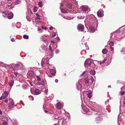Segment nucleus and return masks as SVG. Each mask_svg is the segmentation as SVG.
Returning a JSON list of instances; mask_svg holds the SVG:
<instances>
[{
    "instance_id": "51",
    "label": "nucleus",
    "mask_w": 125,
    "mask_h": 125,
    "mask_svg": "<svg viewBox=\"0 0 125 125\" xmlns=\"http://www.w3.org/2000/svg\"><path fill=\"white\" fill-rule=\"evenodd\" d=\"M3 123L2 124L3 125H6L7 124V122L8 121H2Z\"/></svg>"
},
{
    "instance_id": "21",
    "label": "nucleus",
    "mask_w": 125,
    "mask_h": 125,
    "mask_svg": "<svg viewBox=\"0 0 125 125\" xmlns=\"http://www.w3.org/2000/svg\"><path fill=\"white\" fill-rule=\"evenodd\" d=\"M52 119L53 120H58V116L56 114H52Z\"/></svg>"
},
{
    "instance_id": "57",
    "label": "nucleus",
    "mask_w": 125,
    "mask_h": 125,
    "mask_svg": "<svg viewBox=\"0 0 125 125\" xmlns=\"http://www.w3.org/2000/svg\"><path fill=\"white\" fill-rule=\"evenodd\" d=\"M42 29H45V30H46L47 29V27L45 26H42Z\"/></svg>"
},
{
    "instance_id": "20",
    "label": "nucleus",
    "mask_w": 125,
    "mask_h": 125,
    "mask_svg": "<svg viewBox=\"0 0 125 125\" xmlns=\"http://www.w3.org/2000/svg\"><path fill=\"white\" fill-rule=\"evenodd\" d=\"M13 13L9 11L7 17L9 19H11L13 18Z\"/></svg>"
},
{
    "instance_id": "54",
    "label": "nucleus",
    "mask_w": 125,
    "mask_h": 125,
    "mask_svg": "<svg viewBox=\"0 0 125 125\" xmlns=\"http://www.w3.org/2000/svg\"><path fill=\"white\" fill-rule=\"evenodd\" d=\"M39 84H44V81L43 80L41 81V82H40V83L39 82Z\"/></svg>"
},
{
    "instance_id": "63",
    "label": "nucleus",
    "mask_w": 125,
    "mask_h": 125,
    "mask_svg": "<svg viewBox=\"0 0 125 125\" xmlns=\"http://www.w3.org/2000/svg\"><path fill=\"white\" fill-rule=\"evenodd\" d=\"M37 81L39 82L40 81H41V78L39 77L37 79Z\"/></svg>"
},
{
    "instance_id": "28",
    "label": "nucleus",
    "mask_w": 125,
    "mask_h": 125,
    "mask_svg": "<svg viewBox=\"0 0 125 125\" xmlns=\"http://www.w3.org/2000/svg\"><path fill=\"white\" fill-rule=\"evenodd\" d=\"M43 2L42 1H39L38 3V5L40 7H42L43 6Z\"/></svg>"
},
{
    "instance_id": "23",
    "label": "nucleus",
    "mask_w": 125,
    "mask_h": 125,
    "mask_svg": "<svg viewBox=\"0 0 125 125\" xmlns=\"http://www.w3.org/2000/svg\"><path fill=\"white\" fill-rule=\"evenodd\" d=\"M62 5H62H61L60 6V9L61 10V11L63 13H66L68 11V10L65 9V8H63L62 9L61 8V6Z\"/></svg>"
},
{
    "instance_id": "35",
    "label": "nucleus",
    "mask_w": 125,
    "mask_h": 125,
    "mask_svg": "<svg viewBox=\"0 0 125 125\" xmlns=\"http://www.w3.org/2000/svg\"><path fill=\"white\" fill-rule=\"evenodd\" d=\"M38 31L39 32L41 33L42 31V29L40 28L39 27H38L37 29Z\"/></svg>"
},
{
    "instance_id": "19",
    "label": "nucleus",
    "mask_w": 125,
    "mask_h": 125,
    "mask_svg": "<svg viewBox=\"0 0 125 125\" xmlns=\"http://www.w3.org/2000/svg\"><path fill=\"white\" fill-rule=\"evenodd\" d=\"M104 13V11L102 9H100L97 12V16L99 17H102V14Z\"/></svg>"
},
{
    "instance_id": "12",
    "label": "nucleus",
    "mask_w": 125,
    "mask_h": 125,
    "mask_svg": "<svg viewBox=\"0 0 125 125\" xmlns=\"http://www.w3.org/2000/svg\"><path fill=\"white\" fill-rule=\"evenodd\" d=\"M46 46L44 44H42L40 47L39 50L40 51L42 52H44L46 50Z\"/></svg>"
},
{
    "instance_id": "61",
    "label": "nucleus",
    "mask_w": 125,
    "mask_h": 125,
    "mask_svg": "<svg viewBox=\"0 0 125 125\" xmlns=\"http://www.w3.org/2000/svg\"><path fill=\"white\" fill-rule=\"evenodd\" d=\"M53 28H53L52 26H51L50 27L49 29L50 30H52Z\"/></svg>"
},
{
    "instance_id": "46",
    "label": "nucleus",
    "mask_w": 125,
    "mask_h": 125,
    "mask_svg": "<svg viewBox=\"0 0 125 125\" xmlns=\"http://www.w3.org/2000/svg\"><path fill=\"white\" fill-rule=\"evenodd\" d=\"M44 104H43V110L44 111V112H45V113H47L48 112V111L47 110H45V108L44 107Z\"/></svg>"
},
{
    "instance_id": "11",
    "label": "nucleus",
    "mask_w": 125,
    "mask_h": 125,
    "mask_svg": "<svg viewBox=\"0 0 125 125\" xmlns=\"http://www.w3.org/2000/svg\"><path fill=\"white\" fill-rule=\"evenodd\" d=\"M31 92L32 94L34 95H38L40 93L39 90L37 88H36L34 90L32 91L31 88Z\"/></svg>"
},
{
    "instance_id": "18",
    "label": "nucleus",
    "mask_w": 125,
    "mask_h": 125,
    "mask_svg": "<svg viewBox=\"0 0 125 125\" xmlns=\"http://www.w3.org/2000/svg\"><path fill=\"white\" fill-rule=\"evenodd\" d=\"M49 59H48L45 62H43V63H41L42 66V67H43L44 66L45 67H46L48 66L49 64Z\"/></svg>"
},
{
    "instance_id": "42",
    "label": "nucleus",
    "mask_w": 125,
    "mask_h": 125,
    "mask_svg": "<svg viewBox=\"0 0 125 125\" xmlns=\"http://www.w3.org/2000/svg\"><path fill=\"white\" fill-rule=\"evenodd\" d=\"M12 4H11L10 5H7V8L8 9H11L12 8L11 6V5Z\"/></svg>"
},
{
    "instance_id": "49",
    "label": "nucleus",
    "mask_w": 125,
    "mask_h": 125,
    "mask_svg": "<svg viewBox=\"0 0 125 125\" xmlns=\"http://www.w3.org/2000/svg\"><path fill=\"white\" fill-rule=\"evenodd\" d=\"M60 52V50L59 49H57L56 50L55 52L56 54L59 53Z\"/></svg>"
},
{
    "instance_id": "30",
    "label": "nucleus",
    "mask_w": 125,
    "mask_h": 125,
    "mask_svg": "<svg viewBox=\"0 0 125 125\" xmlns=\"http://www.w3.org/2000/svg\"><path fill=\"white\" fill-rule=\"evenodd\" d=\"M85 82L86 84L87 85L89 84V79L86 78L85 79Z\"/></svg>"
},
{
    "instance_id": "3",
    "label": "nucleus",
    "mask_w": 125,
    "mask_h": 125,
    "mask_svg": "<svg viewBox=\"0 0 125 125\" xmlns=\"http://www.w3.org/2000/svg\"><path fill=\"white\" fill-rule=\"evenodd\" d=\"M27 76L28 78L30 79L32 81H35L36 79V75L33 71H29L27 73Z\"/></svg>"
},
{
    "instance_id": "60",
    "label": "nucleus",
    "mask_w": 125,
    "mask_h": 125,
    "mask_svg": "<svg viewBox=\"0 0 125 125\" xmlns=\"http://www.w3.org/2000/svg\"><path fill=\"white\" fill-rule=\"evenodd\" d=\"M51 43H52L53 44H55V41L53 40H51Z\"/></svg>"
},
{
    "instance_id": "8",
    "label": "nucleus",
    "mask_w": 125,
    "mask_h": 125,
    "mask_svg": "<svg viewBox=\"0 0 125 125\" xmlns=\"http://www.w3.org/2000/svg\"><path fill=\"white\" fill-rule=\"evenodd\" d=\"M24 69L23 65L20 63H19L17 64H15L14 69V71L16 70H23Z\"/></svg>"
},
{
    "instance_id": "38",
    "label": "nucleus",
    "mask_w": 125,
    "mask_h": 125,
    "mask_svg": "<svg viewBox=\"0 0 125 125\" xmlns=\"http://www.w3.org/2000/svg\"><path fill=\"white\" fill-rule=\"evenodd\" d=\"M29 37V36L28 35H25L23 36V38L25 39H28Z\"/></svg>"
},
{
    "instance_id": "27",
    "label": "nucleus",
    "mask_w": 125,
    "mask_h": 125,
    "mask_svg": "<svg viewBox=\"0 0 125 125\" xmlns=\"http://www.w3.org/2000/svg\"><path fill=\"white\" fill-rule=\"evenodd\" d=\"M21 2V0H16L15 2V5H17L20 4Z\"/></svg>"
},
{
    "instance_id": "15",
    "label": "nucleus",
    "mask_w": 125,
    "mask_h": 125,
    "mask_svg": "<svg viewBox=\"0 0 125 125\" xmlns=\"http://www.w3.org/2000/svg\"><path fill=\"white\" fill-rule=\"evenodd\" d=\"M118 124V125H123V119L121 118L119 115L118 116L117 119Z\"/></svg>"
},
{
    "instance_id": "7",
    "label": "nucleus",
    "mask_w": 125,
    "mask_h": 125,
    "mask_svg": "<svg viewBox=\"0 0 125 125\" xmlns=\"http://www.w3.org/2000/svg\"><path fill=\"white\" fill-rule=\"evenodd\" d=\"M10 103L9 104L8 107L10 110H12L13 108L14 107H16V104H14V102L13 100L11 98H10L9 99Z\"/></svg>"
},
{
    "instance_id": "56",
    "label": "nucleus",
    "mask_w": 125,
    "mask_h": 125,
    "mask_svg": "<svg viewBox=\"0 0 125 125\" xmlns=\"http://www.w3.org/2000/svg\"><path fill=\"white\" fill-rule=\"evenodd\" d=\"M125 92L124 91H122L120 92V94L122 95H123L125 94Z\"/></svg>"
},
{
    "instance_id": "33",
    "label": "nucleus",
    "mask_w": 125,
    "mask_h": 125,
    "mask_svg": "<svg viewBox=\"0 0 125 125\" xmlns=\"http://www.w3.org/2000/svg\"><path fill=\"white\" fill-rule=\"evenodd\" d=\"M92 93L91 92H89L87 94V97L89 98H91L92 97Z\"/></svg>"
},
{
    "instance_id": "39",
    "label": "nucleus",
    "mask_w": 125,
    "mask_h": 125,
    "mask_svg": "<svg viewBox=\"0 0 125 125\" xmlns=\"http://www.w3.org/2000/svg\"><path fill=\"white\" fill-rule=\"evenodd\" d=\"M50 67V68H52L53 69H55V67H54V65H49L48 66V68H49V67Z\"/></svg>"
},
{
    "instance_id": "17",
    "label": "nucleus",
    "mask_w": 125,
    "mask_h": 125,
    "mask_svg": "<svg viewBox=\"0 0 125 125\" xmlns=\"http://www.w3.org/2000/svg\"><path fill=\"white\" fill-rule=\"evenodd\" d=\"M92 63L91 61L89 59H87L85 62L84 63V65L85 67H86L87 65H90Z\"/></svg>"
},
{
    "instance_id": "6",
    "label": "nucleus",
    "mask_w": 125,
    "mask_h": 125,
    "mask_svg": "<svg viewBox=\"0 0 125 125\" xmlns=\"http://www.w3.org/2000/svg\"><path fill=\"white\" fill-rule=\"evenodd\" d=\"M49 36L46 34L43 35L41 37V39L42 41L45 43H48L50 39Z\"/></svg>"
},
{
    "instance_id": "59",
    "label": "nucleus",
    "mask_w": 125,
    "mask_h": 125,
    "mask_svg": "<svg viewBox=\"0 0 125 125\" xmlns=\"http://www.w3.org/2000/svg\"><path fill=\"white\" fill-rule=\"evenodd\" d=\"M18 73L17 72H15L14 73V75L16 76H17L18 74Z\"/></svg>"
},
{
    "instance_id": "37",
    "label": "nucleus",
    "mask_w": 125,
    "mask_h": 125,
    "mask_svg": "<svg viewBox=\"0 0 125 125\" xmlns=\"http://www.w3.org/2000/svg\"><path fill=\"white\" fill-rule=\"evenodd\" d=\"M37 70V69L35 67H34L32 68H31L30 69V71H31L34 72V71H35Z\"/></svg>"
},
{
    "instance_id": "14",
    "label": "nucleus",
    "mask_w": 125,
    "mask_h": 125,
    "mask_svg": "<svg viewBox=\"0 0 125 125\" xmlns=\"http://www.w3.org/2000/svg\"><path fill=\"white\" fill-rule=\"evenodd\" d=\"M77 29L79 31H84V27L81 24H79L77 26Z\"/></svg>"
},
{
    "instance_id": "48",
    "label": "nucleus",
    "mask_w": 125,
    "mask_h": 125,
    "mask_svg": "<svg viewBox=\"0 0 125 125\" xmlns=\"http://www.w3.org/2000/svg\"><path fill=\"white\" fill-rule=\"evenodd\" d=\"M114 43L112 42L111 41L109 43V45L110 46H113L114 45Z\"/></svg>"
},
{
    "instance_id": "58",
    "label": "nucleus",
    "mask_w": 125,
    "mask_h": 125,
    "mask_svg": "<svg viewBox=\"0 0 125 125\" xmlns=\"http://www.w3.org/2000/svg\"><path fill=\"white\" fill-rule=\"evenodd\" d=\"M2 95L3 96V99H5L7 97V96H6V95H4L3 94Z\"/></svg>"
},
{
    "instance_id": "62",
    "label": "nucleus",
    "mask_w": 125,
    "mask_h": 125,
    "mask_svg": "<svg viewBox=\"0 0 125 125\" xmlns=\"http://www.w3.org/2000/svg\"><path fill=\"white\" fill-rule=\"evenodd\" d=\"M109 100L108 99L105 102V104H107L108 103Z\"/></svg>"
},
{
    "instance_id": "26",
    "label": "nucleus",
    "mask_w": 125,
    "mask_h": 125,
    "mask_svg": "<svg viewBox=\"0 0 125 125\" xmlns=\"http://www.w3.org/2000/svg\"><path fill=\"white\" fill-rule=\"evenodd\" d=\"M14 83V81L11 80L9 81L8 82V84L10 86L12 87Z\"/></svg>"
},
{
    "instance_id": "9",
    "label": "nucleus",
    "mask_w": 125,
    "mask_h": 125,
    "mask_svg": "<svg viewBox=\"0 0 125 125\" xmlns=\"http://www.w3.org/2000/svg\"><path fill=\"white\" fill-rule=\"evenodd\" d=\"M83 111L82 112L84 114L88 115H91L92 113L90 111V110L86 107H85L84 108H83L82 105Z\"/></svg>"
},
{
    "instance_id": "41",
    "label": "nucleus",
    "mask_w": 125,
    "mask_h": 125,
    "mask_svg": "<svg viewBox=\"0 0 125 125\" xmlns=\"http://www.w3.org/2000/svg\"><path fill=\"white\" fill-rule=\"evenodd\" d=\"M36 15L37 17L35 19H38L39 20L41 19V18H40V16L37 13H36Z\"/></svg>"
},
{
    "instance_id": "29",
    "label": "nucleus",
    "mask_w": 125,
    "mask_h": 125,
    "mask_svg": "<svg viewBox=\"0 0 125 125\" xmlns=\"http://www.w3.org/2000/svg\"><path fill=\"white\" fill-rule=\"evenodd\" d=\"M1 119L2 120V121H8V118L5 116L2 117Z\"/></svg>"
},
{
    "instance_id": "34",
    "label": "nucleus",
    "mask_w": 125,
    "mask_h": 125,
    "mask_svg": "<svg viewBox=\"0 0 125 125\" xmlns=\"http://www.w3.org/2000/svg\"><path fill=\"white\" fill-rule=\"evenodd\" d=\"M90 74L92 75H94L95 73V71H90Z\"/></svg>"
},
{
    "instance_id": "10",
    "label": "nucleus",
    "mask_w": 125,
    "mask_h": 125,
    "mask_svg": "<svg viewBox=\"0 0 125 125\" xmlns=\"http://www.w3.org/2000/svg\"><path fill=\"white\" fill-rule=\"evenodd\" d=\"M49 69H50V72L52 76L50 75V74H48V75L50 77H52L56 73V69H53L50 68L49 66Z\"/></svg>"
},
{
    "instance_id": "5",
    "label": "nucleus",
    "mask_w": 125,
    "mask_h": 125,
    "mask_svg": "<svg viewBox=\"0 0 125 125\" xmlns=\"http://www.w3.org/2000/svg\"><path fill=\"white\" fill-rule=\"evenodd\" d=\"M97 115H98L99 116L96 118V122L98 123H100L101 121H102L103 119L102 118V114L100 111L97 112V113H96Z\"/></svg>"
},
{
    "instance_id": "53",
    "label": "nucleus",
    "mask_w": 125,
    "mask_h": 125,
    "mask_svg": "<svg viewBox=\"0 0 125 125\" xmlns=\"http://www.w3.org/2000/svg\"><path fill=\"white\" fill-rule=\"evenodd\" d=\"M86 71H84L83 73H82L80 75L81 76H83L85 73H86Z\"/></svg>"
},
{
    "instance_id": "64",
    "label": "nucleus",
    "mask_w": 125,
    "mask_h": 125,
    "mask_svg": "<svg viewBox=\"0 0 125 125\" xmlns=\"http://www.w3.org/2000/svg\"><path fill=\"white\" fill-rule=\"evenodd\" d=\"M53 46V47H54L55 48H56L57 47V46L56 45V44L54 45Z\"/></svg>"
},
{
    "instance_id": "50",
    "label": "nucleus",
    "mask_w": 125,
    "mask_h": 125,
    "mask_svg": "<svg viewBox=\"0 0 125 125\" xmlns=\"http://www.w3.org/2000/svg\"><path fill=\"white\" fill-rule=\"evenodd\" d=\"M91 80L92 81L93 83H94V84L95 83V81L94 80V78L93 77H92L91 78Z\"/></svg>"
},
{
    "instance_id": "32",
    "label": "nucleus",
    "mask_w": 125,
    "mask_h": 125,
    "mask_svg": "<svg viewBox=\"0 0 125 125\" xmlns=\"http://www.w3.org/2000/svg\"><path fill=\"white\" fill-rule=\"evenodd\" d=\"M108 52V51L105 49H103L102 51V52L104 54H106Z\"/></svg>"
},
{
    "instance_id": "2",
    "label": "nucleus",
    "mask_w": 125,
    "mask_h": 125,
    "mask_svg": "<svg viewBox=\"0 0 125 125\" xmlns=\"http://www.w3.org/2000/svg\"><path fill=\"white\" fill-rule=\"evenodd\" d=\"M62 4H65L68 8L71 9L70 10V12L72 13H76V11L78 9V3L76 0H64L61 5Z\"/></svg>"
},
{
    "instance_id": "13",
    "label": "nucleus",
    "mask_w": 125,
    "mask_h": 125,
    "mask_svg": "<svg viewBox=\"0 0 125 125\" xmlns=\"http://www.w3.org/2000/svg\"><path fill=\"white\" fill-rule=\"evenodd\" d=\"M81 81L80 80H79L76 83V88L78 90H80L81 91L80 89L82 87V85L81 84Z\"/></svg>"
},
{
    "instance_id": "31",
    "label": "nucleus",
    "mask_w": 125,
    "mask_h": 125,
    "mask_svg": "<svg viewBox=\"0 0 125 125\" xmlns=\"http://www.w3.org/2000/svg\"><path fill=\"white\" fill-rule=\"evenodd\" d=\"M49 51L51 52L52 55H53V50L52 49V47L50 45L49 46Z\"/></svg>"
},
{
    "instance_id": "24",
    "label": "nucleus",
    "mask_w": 125,
    "mask_h": 125,
    "mask_svg": "<svg viewBox=\"0 0 125 125\" xmlns=\"http://www.w3.org/2000/svg\"><path fill=\"white\" fill-rule=\"evenodd\" d=\"M56 107L57 109H61L62 107V105L59 103H58L56 105Z\"/></svg>"
},
{
    "instance_id": "52",
    "label": "nucleus",
    "mask_w": 125,
    "mask_h": 125,
    "mask_svg": "<svg viewBox=\"0 0 125 125\" xmlns=\"http://www.w3.org/2000/svg\"><path fill=\"white\" fill-rule=\"evenodd\" d=\"M56 34L55 32L53 31L52 33V37H54L55 36Z\"/></svg>"
},
{
    "instance_id": "16",
    "label": "nucleus",
    "mask_w": 125,
    "mask_h": 125,
    "mask_svg": "<svg viewBox=\"0 0 125 125\" xmlns=\"http://www.w3.org/2000/svg\"><path fill=\"white\" fill-rule=\"evenodd\" d=\"M45 56H47V58L48 59H49L51 58L53 56V54L52 55V53L50 54V52L48 50H46L45 51Z\"/></svg>"
},
{
    "instance_id": "22",
    "label": "nucleus",
    "mask_w": 125,
    "mask_h": 125,
    "mask_svg": "<svg viewBox=\"0 0 125 125\" xmlns=\"http://www.w3.org/2000/svg\"><path fill=\"white\" fill-rule=\"evenodd\" d=\"M9 11L7 10H5L2 12V16L3 17H6L8 14Z\"/></svg>"
},
{
    "instance_id": "47",
    "label": "nucleus",
    "mask_w": 125,
    "mask_h": 125,
    "mask_svg": "<svg viewBox=\"0 0 125 125\" xmlns=\"http://www.w3.org/2000/svg\"><path fill=\"white\" fill-rule=\"evenodd\" d=\"M35 20L37 23H40L41 21H40V20L37 19H35Z\"/></svg>"
},
{
    "instance_id": "43",
    "label": "nucleus",
    "mask_w": 125,
    "mask_h": 125,
    "mask_svg": "<svg viewBox=\"0 0 125 125\" xmlns=\"http://www.w3.org/2000/svg\"><path fill=\"white\" fill-rule=\"evenodd\" d=\"M84 17H85L84 16H82L80 15H79L78 16H77L78 18L79 19H83Z\"/></svg>"
},
{
    "instance_id": "1",
    "label": "nucleus",
    "mask_w": 125,
    "mask_h": 125,
    "mask_svg": "<svg viewBox=\"0 0 125 125\" xmlns=\"http://www.w3.org/2000/svg\"><path fill=\"white\" fill-rule=\"evenodd\" d=\"M84 22L86 27L90 32H94L98 27V20L94 15H88Z\"/></svg>"
},
{
    "instance_id": "55",
    "label": "nucleus",
    "mask_w": 125,
    "mask_h": 125,
    "mask_svg": "<svg viewBox=\"0 0 125 125\" xmlns=\"http://www.w3.org/2000/svg\"><path fill=\"white\" fill-rule=\"evenodd\" d=\"M87 44L86 43H85V46H86V50H88L89 49V48L87 46Z\"/></svg>"
},
{
    "instance_id": "36",
    "label": "nucleus",
    "mask_w": 125,
    "mask_h": 125,
    "mask_svg": "<svg viewBox=\"0 0 125 125\" xmlns=\"http://www.w3.org/2000/svg\"><path fill=\"white\" fill-rule=\"evenodd\" d=\"M28 85L30 86H33V83L31 82H29V83H28Z\"/></svg>"
},
{
    "instance_id": "45",
    "label": "nucleus",
    "mask_w": 125,
    "mask_h": 125,
    "mask_svg": "<svg viewBox=\"0 0 125 125\" xmlns=\"http://www.w3.org/2000/svg\"><path fill=\"white\" fill-rule=\"evenodd\" d=\"M9 94V91H7V92L5 91L4 92V94L6 96H7Z\"/></svg>"
},
{
    "instance_id": "4",
    "label": "nucleus",
    "mask_w": 125,
    "mask_h": 125,
    "mask_svg": "<svg viewBox=\"0 0 125 125\" xmlns=\"http://www.w3.org/2000/svg\"><path fill=\"white\" fill-rule=\"evenodd\" d=\"M90 10V9L87 6H83L80 7L79 11L81 13H87Z\"/></svg>"
},
{
    "instance_id": "40",
    "label": "nucleus",
    "mask_w": 125,
    "mask_h": 125,
    "mask_svg": "<svg viewBox=\"0 0 125 125\" xmlns=\"http://www.w3.org/2000/svg\"><path fill=\"white\" fill-rule=\"evenodd\" d=\"M121 52H123V53L125 54V47L123 48Z\"/></svg>"
},
{
    "instance_id": "25",
    "label": "nucleus",
    "mask_w": 125,
    "mask_h": 125,
    "mask_svg": "<svg viewBox=\"0 0 125 125\" xmlns=\"http://www.w3.org/2000/svg\"><path fill=\"white\" fill-rule=\"evenodd\" d=\"M7 66H8V67L10 68H13V70L14 69L15 64L13 63H12L10 65H6Z\"/></svg>"
},
{
    "instance_id": "44",
    "label": "nucleus",
    "mask_w": 125,
    "mask_h": 125,
    "mask_svg": "<svg viewBox=\"0 0 125 125\" xmlns=\"http://www.w3.org/2000/svg\"><path fill=\"white\" fill-rule=\"evenodd\" d=\"M105 62H104L103 61L102 62H100V65H101V66L102 67L104 66V63Z\"/></svg>"
}]
</instances>
